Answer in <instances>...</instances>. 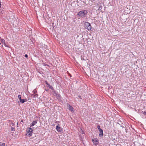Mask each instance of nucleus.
Wrapping results in <instances>:
<instances>
[{"label":"nucleus","mask_w":146,"mask_h":146,"mask_svg":"<svg viewBox=\"0 0 146 146\" xmlns=\"http://www.w3.org/2000/svg\"><path fill=\"white\" fill-rule=\"evenodd\" d=\"M84 27L88 31H92L94 29L92 27L90 24L88 22H85L84 23Z\"/></svg>","instance_id":"f257e3e1"},{"label":"nucleus","mask_w":146,"mask_h":146,"mask_svg":"<svg viewBox=\"0 0 146 146\" xmlns=\"http://www.w3.org/2000/svg\"><path fill=\"white\" fill-rule=\"evenodd\" d=\"M88 12L87 10H84L80 11L77 14L78 17H85L86 15L87 14Z\"/></svg>","instance_id":"f03ea898"},{"label":"nucleus","mask_w":146,"mask_h":146,"mask_svg":"<svg viewBox=\"0 0 146 146\" xmlns=\"http://www.w3.org/2000/svg\"><path fill=\"white\" fill-rule=\"evenodd\" d=\"M33 133V129L31 128L27 129L26 133V135L28 136H31Z\"/></svg>","instance_id":"7ed1b4c3"},{"label":"nucleus","mask_w":146,"mask_h":146,"mask_svg":"<svg viewBox=\"0 0 146 146\" xmlns=\"http://www.w3.org/2000/svg\"><path fill=\"white\" fill-rule=\"evenodd\" d=\"M92 141L94 143V144L96 145H98V139H93Z\"/></svg>","instance_id":"20e7f679"},{"label":"nucleus","mask_w":146,"mask_h":146,"mask_svg":"<svg viewBox=\"0 0 146 146\" xmlns=\"http://www.w3.org/2000/svg\"><path fill=\"white\" fill-rule=\"evenodd\" d=\"M34 94H32V95H34V97H37L38 95V94H37L36 93H37V91H36V90L35 89L33 91V92Z\"/></svg>","instance_id":"39448f33"},{"label":"nucleus","mask_w":146,"mask_h":146,"mask_svg":"<svg viewBox=\"0 0 146 146\" xmlns=\"http://www.w3.org/2000/svg\"><path fill=\"white\" fill-rule=\"evenodd\" d=\"M56 129L57 131L59 132H61L62 131V129L59 126H57L56 127Z\"/></svg>","instance_id":"423d86ee"},{"label":"nucleus","mask_w":146,"mask_h":146,"mask_svg":"<svg viewBox=\"0 0 146 146\" xmlns=\"http://www.w3.org/2000/svg\"><path fill=\"white\" fill-rule=\"evenodd\" d=\"M100 133L99 134V136L100 137H102L103 136V131L102 129H100L99 130Z\"/></svg>","instance_id":"0eeeda50"},{"label":"nucleus","mask_w":146,"mask_h":146,"mask_svg":"<svg viewBox=\"0 0 146 146\" xmlns=\"http://www.w3.org/2000/svg\"><path fill=\"white\" fill-rule=\"evenodd\" d=\"M37 123L36 121H33L31 124L30 127H32L33 126L35 125Z\"/></svg>","instance_id":"6e6552de"},{"label":"nucleus","mask_w":146,"mask_h":146,"mask_svg":"<svg viewBox=\"0 0 146 146\" xmlns=\"http://www.w3.org/2000/svg\"><path fill=\"white\" fill-rule=\"evenodd\" d=\"M27 101V100L26 99H25V100L24 99H21L20 100V102L22 103H23Z\"/></svg>","instance_id":"1a4fd4ad"},{"label":"nucleus","mask_w":146,"mask_h":146,"mask_svg":"<svg viewBox=\"0 0 146 146\" xmlns=\"http://www.w3.org/2000/svg\"><path fill=\"white\" fill-rule=\"evenodd\" d=\"M46 84L48 86V87H49V88L50 89H52L53 88L52 86H51L50 85V84H49L46 81Z\"/></svg>","instance_id":"9d476101"},{"label":"nucleus","mask_w":146,"mask_h":146,"mask_svg":"<svg viewBox=\"0 0 146 146\" xmlns=\"http://www.w3.org/2000/svg\"><path fill=\"white\" fill-rule=\"evenodd\" d=\"M69 110H70L71 111H73V108L71 106H70V105H69Z\"/></svg>","instance_id":"9b49d317"},{"label":"nucleus","mask_w":146,"mask_h":146,"mask_svg":"<svg viewBox=\"0 0 146 146\" xmlns=\"http://www.w3.org/2000/svg\"><path fill=\"white\" fill-rule=\"evenodd\" d=\"M11 130L12 131H15V128L14 126L11 127Z\"/></svg>","instance_id":"f8f14e48"},{"label":"nucleus","mask_w":146,"mask_h":146,"mask_svg":"<svg viewBox=\"0 0 146 146\" xmlns=\"http://www.w3.org/2000/svg\"><path fill=\"white\" fill-rule=\"evenodd\" d=\"M15 124L14 123H13L12 122H11V123L10 124V126L11 127L14 126Z\"/></svg>","instance_id":"ddd939ff"},{"label":"nucleus","mask_w":146,"mask_h":146,"mask_svg":"<svg viewBox=\"0 0 146 146\" xmlns=\"http://www.w3.org/2000/svg\"><path fill=\"white\" fill-rule=\"evenodd\" d=\"M99 7V8H98V10H101L102 9V6L101 5Z\"/></svg>","instance_id":"4468645a"},{"label":"nucleus","mask_w":146,"mask_h":146,"mask_svg":"<svg viewBox=\"0 0 146 146\" xmlns=\"http://www.w3.org/2000/svg\"><path fill=\"white\" fill-rule=\"evenodd\" d=\"M97 5L98 6H99L101 5V3L100 2H98L97 3Z\"/></svg>","instance_id":"2eb2a0df"},{"label":"nucleus","mask_w":146,"mask_h":146,"mask_svg":"<svg viewBox=\"0 0 146 146\" xmlns=\"http://www.w3.org/2000/svg\"><path fill=\"white\" fill-rule=\"evenodd\" d=\"M18 98L19 99V100H20L21 99V95H19L18 96Z\"/></svg>","instance_id":"dca6fc26"},{"label":"nucleus","mask_w":146,"mask_h":146,"mask_svg":"<svg viewBox=\"0 0 146 146\" xmlns=\"http://www.w3.org/2000/svg\"><path fill=\"white\" fill-rule=\"evenodd\" d=\"M97 128H98V129L99 130L100 129H101L100 128V126L98 125L97 126Z\"/></svg>","instance_id":"f3484780"},{"label":"nucleus","mask_w":146,"mask_h":146,"mask_svg":"<svg viewBox=\"0 0 146 146\" xmlns=\"http://www.w3.org/2000/svg\"><path fill=\"white\" fill-rule=\"evenodd\" d=\"M1 40H2L1 42H2V43H3V42L4 43L5 40L4 39H2Z\"/></svg>","instance_id":"a211bd4d"},{"label":"nucleus","mask_w":146,"mask_h":146,"mask_svg":"<svg viewBox=\"0 0 146 146\" xmlns=\"http://www.w3.org/2000/svg\"><path fill=\"white\" fill-rule=\"evenodd\" d=\"M25 56L26 58H27L28 57V55L27 54H26L25 55Z\"/></svg>","instance_id":"6ab92c4d"},{"label":"nucleus","mask_w":146,"mask_h":146,"mask_svg":"<svg viewBox=\"0 0 146 146\" xmlns=\"http://www.w3.org/2000/svg\"><path fill=\"white\" fill-rule=\"evenodd\" d=\"M143 114H144L146 115V111H144V112Z\"/></svg>","instance_id":"aec40b11"},{"label":"nucleus","mask_w":146,"mask_h":146,"mask_svg":"<svg viewBox=\"0 0 146 146\" xmlns=\"http://www.w3.org/2000/svg\"><path fill=\"white\" fill-rule=\"evenodd\" d=\"M1 0H0V7H1Z\"/></svg>","instance_id":"412c9836"},{"label":"nucleus","mask_w":146,"mask_h":146,"mask_svg":"<svg viewBox=\"0 0 146 146\" xmlns=\"http://www.w3.org/2000/svg\"><path fill=\"white\" fill-rule=\"evenodd\" d=\"M18 122H17V127H18L17 125H18Z\"/></svg>","instance_id":"4be33fe9"},{"label":"nucleus","mask_w":146,"mask_h":146,"mask_svg":"<svg viewBox=\"0 0 146 146\" xmlns=\"http://www.w3.org/2000/svg\"><path fill=\"white\" fill-rule=\"evenodd\" d=\"M23 120H21V122H23Z\"/></svg>","instance_id":"5701e85b"},{"label":"nucleus","mask_w":146,"mask_h":146,"mask_svg":"<svg viewBox=\"0 0 146 146\" xmlns=\"http://www.w3.org/2000/svg\"><path fill=\"white\" fill-rule=\"evenodd\" d=\"M0 146H1V143H0Z\"/></svg>","instance_id":"b1692460"},{"label":"nucleus","mask_w":146,"mask_h":146,"mask_svg":"<svg viewBox=\"0 0 146 146\" xmlns=\"http://www.w3.org/2000/svg\"><path fill=\"white\" fill-rule=\"evenodd\" d=\"M116 146H119L118 145H116Z\"/></svg>","instance_id":"393cba45"}]
</instances>
